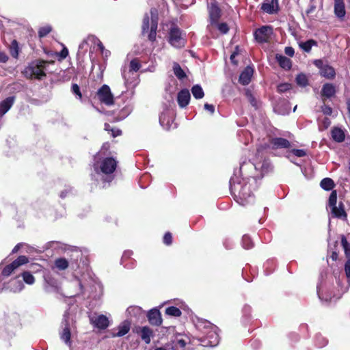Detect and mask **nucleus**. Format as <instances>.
Segmentation results:
<instances>
[{"label": "nucleus", "instance_id": "1", "mask_svg": "<svg viewBox=\"0 0 350 350\" xmlns=\"http://www.w3.org/2000/svg\"><path fill=\"white\" fill-rule=\"evenodd\" d=\"M271 170V165L265 155V150L258 148L254 162L247 161L241 164L239 172L243 176L241 182L235 183L234 178L230 180V191L235 200L245 206L254 200L252 186L257 187V180Z\"/></svg>", "mask_w": 350, "mask_h": 350}, {"label": "nucleus", "instance_id": "2", "mask_svg": "<svg viewBox=\"0 0 350 350\" xmlns=\"http://www.w3.org/2000/svg\"><path fill=\"white\" fill-rule=\"evenodd\" d=\"M196 327L202 334L199 338L202 346L215 347L219 344V337L217 333V327L206 320L198 321Z\"/></svg>", "mask_w": 350, "mask_h": 350}, {"label": "nucleus", "instance_id": "3", "mask_svg": "<svg viewBox=\"0 0 350 350\" xmlns=\"http://www.w3.org/2000/svg\"><path fill=\"white\" fill-rule=\"evenodd\" d=\"M76 322L73 317L66 310L60 325L59 336L60 339L69 347H72L71 338L77 334Z\"/></svg>", "mask_w": 350, "mask_h": 350}, {"label": "nucleus", "instance_id": "4", "mask_svg": "<svg viewBox=\"0 0 350 350\" xmlns=\"http://www.w3.org/2000/svg\"><path fill=\"white\" fill-rule=\"evenodd\" d=\"M158 27V13L155 8L150 10V18L148 14H146L144 16L142 23V33L145 34L148 32V38L151 42L156 40L157 30Z\"/></svg>", "mask_w": 350, "mask_h": 350}, {"label": "nucleus", "instance_id": "5", "mask_svg": "<svg viewBox=\"0 0 350 350\" xmlns=\"http://www.w3.org/2000/svg\"><path fill=\"white\" fill-rule=\"evenodd\" d=\"M45 64L44 61H36L31 62L24 71V75L27 78L41 79L45 77Z\"/></svg>", "mask_w": 350, "mask_h": 350}, {"label": "nucleus", "instance_id": "6", "mask_svg": "<svg viewBox=\"0 0 350 350\" xmlns=\"http://www.w3.org/2000/svg\"><path fill=\"white\" fill-rule=\"evenodd\" d=\"M117 167V161L112 157L103 159L100 162L96 161L94 164V169L97 174L109 175L113 173Z\"/></svg>", "mask_w": 350, "mask_h": 350}, {"label": "nucleus", "instance_id": "7", "mask_svg": "<svg viewBox=\"0 0 350 350\" xmlns=\"http://www.w3.org/2000/svg\"><path fill=\"white\" fill-rule=\"evenodd\" d=\"M168 42L175 48H182L185 46V40L181 30L176 25H172L169 31Z\"/></svg>", "mask_w": 350, "mask_h": 350}, {"label": "nucleus", "instance_id": "8", "mask_svg": "<svg viewBox=\"0 0 350 350\" xmlns=\"http://www.w3.org/2000/svg\"><path fill=\"white\" fill-rule=\"evenodd\" d=\"M273 34V27L269 25L262 26L257 29L254 33V38L258 42H267Z\"/></svg>", "mask_w": 350, "mask_h": 350}, {"label": "nucleus", "instance_id": "9", "mask_svg": "<svg viewBox=\"0 0 350 350\" xmlns=\"http://www.w3.org/2000/svg\"><path fill=\"white\" fill-rule=\"evenodd\" d=\"M28 258L25 256H18L15 260H14L12 263L10 265H8L5 266L2 272V275L5 277L10 276L12 273L14 272V271L19 267L20 266L25 265L28 262Z\"/></svg>", "mask_w": 350, "mask_h": 350}, {"label": "nucleus", "instance_id": "10", "mask_svg": "<svg viewBox=\"0 0 350 350\" xmlns=\"http://www.w3.org/2000/svg\"><path fill=\"white\" fill-rule=\"evenodd\" d=\"M97 95L101 103H105L107 105H111L113 104V96L107 85H103L98 90Z\"/></svg>", "mask_w": 350, "mask_h": 350}, {"label": "nucleus", "instance_id": "11", "mask_svg": "<svg viewBox=\"0 0 350 350\" xmlns=\"http://www.w3.org/2000/svg\"><path fill=\"white\" fill-rule=\"evenodd\" d=\"M260 9L267 14H276L280 10L278 0H265Z\"/></svg>", "mask_w": 350, "mask_h": 350}, {"label": "nucleus", "instance_id": "12", "mask_svg": "<svg viewBox=\"0 0 350 350\" xmlns=\"http://www.w3.org/2000/svg\"><path fill=\"white\" fill-rule=\"evenodd\" d=\"M191 98L190 92L187 89L180 90L177 95L178 104L181 108L188 105Z\"/></svg>", "mask_w": 350, "mask_h": 350}, {"label": "nucleus", "instance_id": "13", "mask_svg": "<svg viewBox=\"0 0 350 350\" xmlns=\"http://www.w3.org/2000/svg\"><path fill=\"white\" fill-rule=\"evenodd\" d=\"M137 332L146 344H149L151 341V338L154 336L152 329L148 326L139 327V330H137Z\"/></svg>", "mask_w": 350, "mask_h": 350}, {"label": "nucleus", "instance_id": "14", "mask_svg": "<svg viewBox=\"0 0 350 350\" xmlns=\"http://www.w3.org/2000/svg\"><path fill=\"white\" fill-rule=\"evenodd\" d=\"M331 214L332 217L347 220V215L345 211L344 204L342 202H340L338 206H336L330 208Z\"/></svg>", "mask_w": 350, "mask_h": 350}, {"label": "nucleus", "instance_id": "15", "mask_svg": "<svg viewBox=\"0 0 350 350\" xmlns=\"http://www.w3.org/2000/svg\"><path fill=\"white\" fill-rule=\"evenodd\" d=\"M254 73V69L251 66H247L240 74L239 81L241 84L245 85L250 83Z\"/></svg>", "mask_w": 350, "mask_h": 350}, {"label": "nucleus", "instance_id": "16", "mask_svg": "<svg viewBox=\"0 0 350 350\" xmlns=\"http://www.w3.org/2000/svg\"><path fill=\"white\" fill-rule=\"evenodd\" d=\"M150 324L159 326L162 323L161 313L157 309L150 310L147 314Z\"/></svg>", "mask_w": 350, "mask_h": 350}, {"label": "nucleus", "instance_id": "17", "mask_svg": "<svg viewBox=\"0 0 350 350\" xmlns=\"http://www.w3.org/2000/svg\"><path fill=\"white\" fill-rule=\"evenodd\" d=\"M208 12L211 23H217L221 16V10L217 3H211L208 9Z\"/></svg>", "mask_w": 350, "mask_h": 350}, {"label": "nucleus", "instance_id": "18", "mask_svg": "<svg viewBox=\"0 0 350 350\" xmlns=\"http://www.w3.org/2000/svg\"><path fill=\"white\" fill-rule=\"evenodd\" d=\"M14 101L15 96H9L0 102V117H2L10 110Z\"/></svg>", "mask_w": 350, "mask_h": 350}, {"label": "nucleus", "instance_id": "19", "mask_svg": "<svg viewBox=\"0 0 350 350\" xmlns=\"http://www.w3.org/2000/svg\"><path fill=\"white\" fill-rule=\"evenodd\" d=\"M91 321L95 327L102 329L107 328L109 325V320L107 317L103 314L98 315L95 318H92Z\"/></svg>", "mask_w": 350, "mask_h": 350}, {"label": "nucleus", "instance_id": "20", "mask_svg": "<svg viewBox=\"0 0 350 350\" xmlns=\"http://www.w3.org/2000/svg\"><path fill=\"white\" fill-rule=\"evenodd\" d=\"M273 148H288L291 143L288 140L282 137H274L270 140Z\"/></svg>", "mask_w": 350, "mask_h": 350}, {"label": "nucleus", "instance_id": "21", "mask_svg": "<svg viewBox=\"0 0 350 350\" xmlns=\"http://www.w3.org/2000/svg\"><path fill=\"white\" fill-rule=\"evenodd\" d=\"M169 111H163L159 117V122L161 125L165 129H170L173 122V117L170 116Z\"/></svg>", "mask_w": 350, "mask_h": 350}, {"label": "nucleus", "instance_id": "22", "mask_svg": "<svg viewBox=\"0 0 350 350\" xmlns=\"http://www.w3.org/2000/svg\"><path fill=\"white\" fill-rule=\"evenodd\" d=\"M334 14L339 18H343L346 11L343 0H334Z\"/></svg>", "mask_w": 350, "mask_h": 350}, {"label": "nucleus", "instance_id": "23", "mask_svg": "<svg viewBox=\"0 0 350 350\" xmlns=\"http://www.w3.org/2000/svg\"><path fill=\"white\" fill-rule=\"evenodd\" d=\"M336 88L332 83H325L323 85L321 90V96L329 98L335 95Z\"/></svg>", "mask_w": 350, "mask_h": 350}, {"label": "nucleus", "instance_id": "24", "mask_svg": "<svg viewBox=\"0 0 350 350\" xmlns=\"http://www.w3.org/2000/svg\"><path fill=\"white\" fill-rule=\"evenodd\" d=\"M144 312L142 308L137 306H132L127 308L126 314L128 317L138 319L143 316Z\"/></svg>", "mask_w": 350, "mask_h": 350}, {"label": "nucleus", "instance_id": "25", "mask_svg": "<svg viewBox=\"0 0 350 350\" xmlns=\"http://www.w3.org/2000/svg\"><path fill=\"white\" fill-rule=\"evenodd\" d=\"M275 59L278 62L279 65L284 69L289 70L291 68V61L289 58L282 55L277 54Z\"/></svg>", "mask_w": 350, "mask_h": 350}, {"label": "nucleus", "instance_id": "26", "mask_svg": "<svg viewBox=\"0 0 350 350\" xmlns=\"http://www.w3.org/2000/svg\"><path fill=\"white\" fill-rule=\"evenodd\" d=\"M131 323L129 321H124L118 327V332L113 334V336H123L130 330Z\"/></svg>", "mask_w": 350, "mask_h": 350}, {"label": "nucleus", "instance_id": "27", "mask_svg": "<svg viewBox=\"0 0 350 350\" xmlns=\"http://www.w3.org/2000/svg\"><path fill=\"white\" fill-rule=\"evenodd\" d=\"M321 75L327 79H333L335 77L336 72L334 68L328 65H324L321 67Z\"/></svg>", "mask_w": 350, "mask_h": 350}, {"label": "nucleus", "instance_id": "28", "mask_svg": "<svg viewBox=\"0 0 350 350\" xmlns=\"http://www.w3.org/2000/svg\"><path fill=\"white\" fill-rule=\"evenodd\" d=\"M332 137L337 142H342L345 138L344 131L341 129L336 127L332 130Z\"/></svg>", "mask_w": 350, "mask_h": 350}, {"label": "nucleus", "instance_id": "29", "mask_svg": "<svg viewBox=\"0 0 350 350\" xmlns=\"http://www.w3.org/2000/svg\"><path fill=\"white\" fill-rule=\"evenodd\" d=\"M9 288L14 293L20 292L24 288V284L21 280L14 279L10 281Z\"/></svg>", "mask_w": 350, "mask_h": 350}, {"label": "nucleus", "instance_id": "30", "mask_svg": "<svg viewBox=\"0 0 350 350\" xmlns=\"http://www.w3.org/2000/svg\"><path fill=\"white\" fill-rule=\"evenodd\" d=\"M321 187L326 191L332 190L334 186V180L330 178H325L320 183Z\"/></svg>", "mask_w": 350, "mask_h": 350}, {"label": "nucleus", "instance_id": "31", "mask_svg": "<svg viewBox=\"0 0 350 350\" xmlns=\"http://www.w3.org/2000/svg\"><path fill=\"white\" fill-rule=\"evenodd\" d=\"M191 93L196 99H201L204 96V92L200 85H195L191 88Z\"/></svg>", "mask_w": 350, "mask_h": 350}, {"label": "nucleus", "instance_id": "32", "mask_svg": "<svg viewBox=\"0 0 350 350\" xmlns=\"http://www.w3.org/2000/svg\"><path fill=\"white\" fill-rule=\"evenodd\" d=\"M10 55L14 58H18L19 53V47L18 42L16 40H13L9 47Z\"/></svg>", "mask_w": 350, "mask_h": 350}, {"label": "nucleus", "instance_id": "33", "mask_svg": "<svg viewBox=\"0 0 350 350\" xmlns=\"http://www.w3.org/2000/svg\"><path fill=\"white\" fill-rule=\"evenodd\" d=\"M174 73L176 77L179 79H183L186 77V74L184 70L181 68L180 66L178 63H174L173 66Z\"/></svg>", "mask_w": 350, "mask_h": 350}, {"label": "nucleus", "instance_id": "34", "mask_svg": "<svg viewBox=\"0 0 350 350\" xmlns=\"http://www.w3.org/2000/svg\"><path fill=\"white\" fill-rule=\"evenodd\" d=\"M55 265L59 270H65L68 267V262L64 258H59L55 260Z\"/></svg>", "mask_w": 350, "mask_h": 350}, {"label": "nucleus", "instance_id": "35", "mask_svg": "<svg viewBox=\"0 0 350 350\" xmlns=\"http://www.w3.org/2000/svg\"><path fill=\"white\" fill-rule=\"evenodd\" d=\"M317 42L314 40H309L306 42H301L299 44V46L304 51L308 53L311 51V49L313 46L316 45Z\"/></svg>", "mask_w": 350, "mask_h": 350}, {"label": "nucleus", "instance_id": "36", "mask_svg": "<svg viewBox=\"0 0 350 350\" xmlns=\"http://www.w3.org/2000/svg\"><path fill=\"white\" fill-rule=\"evenodd\" d=\"M133 254V252L132 251H125L122 255V259H121V263L124 265V267L128 268V269H131L133 267V265H134V263L132 262V264L130 265L129 264H126L125 263V261L126 260H129L130 258V257L131 256V255Z\"/></svg>", "mask_w": 350, "mask_h": 350}, {"label": "nucleus", "instance_id": "37", "mask_svg": "<svg viewBox=\"0 0 350 350\" xmlns=\"http://www.w3.org/2000/svg\"><path fill=\"white\" fill-rule=\"evenodd\" d=\"M165 314L169 316L178 317L181 315V311L175 306H170L165 309Z\"/></svg>", "mask_w": 350, "mask_h": 350}, {"label": "nucleus", "instance_id": "38", "mask_svg": "<svg viewBox=\"0 0 350 350\" xmlns=\"http://www.w3.org/2000/svg\"><path fill=\"white\" fill-rule=\"evenodd\" d=\"M174 347L175 348H185L187 342L185 339H183L182 337H180V335L176 336L175 339L173 340Z\"/></svg>", "mask_w": 350, "mask_h": 350}, {"label": "nucleus", "instance_id": "39", "mask_svg": "<svg viewBox=\"0 0 350 350\" xmlns=\"http://www.w3.org/2000/svg\"><path fill=\"white\" fill-rule=\"evenodd\" d=\"M22 277L24 282L29 285H31L35 282V278L33 275L28 271H25L22 273Z\"/></svg>", "mask_w": 350, "mask_h": 350}, {"label": "nucleus", "instance_id": "40", "mask_svg": "<svg viewBox=\"0 0 350 350\" xmlns=\"http://www.w3.org/2000/svg\"><path fill=\"white\" fill-rule=\"evenodd\" d=\"M341 244L345 250L347 258L350 259V244L348 243L347 239L344 236H342L341 239Z\"/></svg>", "mask_w": 350, "mask_h": 350}, {"label": "nucleus", "instance_id": "41", "mask_svg": "<svg viewBox=\"0 0 350 350\" xmlns=\"http://www.w3.org/2000/svg\"><path fill=\"white\" fill-rule=\"evenodd\" d=\"M296 82L297 85L301 87H306L308 85V78L304 74H299L296 77Z\"/></svg>", "mask_w": 350, "mask_h": 350}, {"label": "nucleus", "instance_id": "42", "mask_svg": "<svg viewBox=\"0 0 350 350\" xmlns=\"http://www.w3.org/2000/svg\"><path fill=\"white\" fill-rule=\"evenodd\" d=\"M336 202H337V191L336 190H333L329 197L328 206L329 208L336 206Z\"/></svg>", "mask_w": 350, "mask_h": 350}, {"label": "nucleus", "instance_id": "43", "mask_svg": "<svg viewBox=\"0 0 350 350\" xmlns=\"http://www.w3.org/2000/svg\"><path fill=\"white\" fill-rule=\"evenodd\" d=\"M242 245L245 249H250L253 247V243L250 237L247 235H243L242 237Z\"/></svg>", "mask_w": 350, "mask_h": 350}, {"label": "nucleus", "instance_id": "44", "mask_svg": "<svg viewBox=\"0 0 350 350\" xmlns=\"http://www.w3.org/2000/svg\"><path fill=\"white\" fill-rule=\"evenodd\" d=\"M141 65L137 59H133L130 62L129 68L130 71L137 72L139 70Z\"/></svg>", "mask_w": 350, "mask_h": 350}, {"label": "nucleus", "instance_id": "45", "mask_svg": "<svg viewBox=\"0 0 350 350\" xmlns=\"http://www.w3.org/2000/svg\"><path fill=\"white\" fill-rule=\"evenodd\" d=\"M51 27L49 25L41 27L38 31V35L40 38H43L49 34L51 31Z\"/></svg>", "mask_w": 350, "mask_h": 350}, {"label": "nucleus", "instance_id": "46", "mask_svg": "<svg viewBox=\"0 0 350 350\" xmlns=\"http://www.w3.org/2000/svg\"><path fill=\"white\" fill-rule=\"evenodd\" d=\"M316 343L319 347H323L327 343L326 338L319 334L316 336Z\"/></svg>", "mask_w": 350, "mask_h": 350}, {"label": "nucleus", "instance_id": "47", "mask_svg": "<svg viewBox=\"0 0 350 350\" xmlns=\"http://www.w3.org/2000/svg\"><path fill=\"white\" fill-rule=\"evenodd\" d=\"M292 85L288 83H284L278 85V91L280 93L285 92L291 88Z\"/></svg>", "mask_w": 350, "mask_h": 350}, {"label": "nucleus", "instance_id": "48", "mask_svg": "<svg viewBox=\"0 0 350 350\" xmlns=\"http://www.w3.org/2000/svg\"><path fill=\"white\" fill-rule=\"evenodd\" d=\"M291 152L297 157H304L307 154L306 150L304 149H292Z\"/></svg>", "mask_w": 350, "mask_h": 350}, {"label": "nucleus", "instance_id": "49", "mask_svg": "<svg viewBox=\"0 0 350 350\" xmlns=\"http://www.w3.org/2000/svg\"><path fill=\"white\" fill-rule=\"evenodd\" d=\"M88 40L96 43L100 50V52L104 53V46L98 39L92 36L88 37Z\"/></svg>", "mask_w": 350, "mask_h": 350}, {"label": "nucleus", "instance_id": "50", "mask_svg": "<svg viewBox=\"0 0 350 350\" xmlns=\"http://www.w3.org/2000/svg\"><path fill=\"white\" fill-rule=\"evenodd\" d=\"M217 29L221 33H224V34L227 33L229 30V28H228L227 24L225 23H218V24H217Z\"/></svg>", "mask_w": 350, "mask_h": 350}, {"label": "nucleus", "instance_id": "51", "mask_svg": "<svg viewBox=\"0 0 350 350\" xmlns=\"http://www.w3.org/2000/svg\"><path fill=\"white\" fill-rule=\"evenodd\" d=\"M172 242V236L170 232H166L163 237V243L167 245Z\"/></svg>", "mask_w": 350, "mask_h": 350}, {"label": "nucleus", "instance_id": "52", "mask_svg": "<svg viewBox=\"0 0 350 350\" xmlns=\"http://www.w3.org/2000/svg\"><path fill=\"white\" fill-rule=\"evenodd\" d=\"M72 92L79 96V98H82V95L80 91V88L77 84H73L72 85Z\"/></svg>", "mask_w": 350, "mask_h": 350}, {"label": "nucleus", "instance_id": "53", "mask_svg": "<svg viewBox=\"0 0 350 350\" xmlns=\"http://www.w3.org/2000/svg\"><path fill=\"white\" fill-rule=\"evenodd\" d=\"M246 94H247L252 105L254 107H256V105H257L256 100L254 96L252 94V93L250 92H247Z\"/></svg>", "mask_w": 350, "mask_h": 350}, {"label": "nucleus", "instance_id": "54", "mask_svg": "<svg viewBox=\"0 0 350 350\" xmlns=\"http://www.w3.org/2000/svg\"><path fill=\"white\" fill-rule=\"evenodd\" d=\"M46 282L51 285L52 287L57 289L58 288V284L57 282L54 280L53 279L49 278V279L45 278Z\"/></svg>", "mask_w": 350, "mask_h": 350}, {"label": "nucleus", "instance_id": "55", "mask_svg": "<svg viewBox=\"0 0 350 350\" xmlns=\"http://www.w3.org/2000/svg\"><path fill=\"white\" fill-rule=\"evenodd\" d=\"M322 111L324 114L330 116L332 113V109L327 105H323L322 107Z\"/></svg>", "mask_w": 350, "mask_h": 350}, {"label": "nucleus", "instance_id": "56", "mask_svg": "<svg viewBox=\"0 0 350 350\" xmlns=\"http://www.w3.org/2000/svg\"><path fill=\"white\" fill-rule=\"evenodd\" d=\"M284 51L285 53L289 57H293L295 54L294 49L291 46H286L284 49Z\"/></svg>", "mask_w": 350, "mask_h": 350}, {"label": "nucleus", "instance_id": "57", "mask_svg": "<svg viewBox=\"0 0 350 350\" xmlns=\"http://www.w3.org/2000/svg\"><path fill=\"white\" fill-rule=\"evenodd\" d=\"M345 270L347 275V277L348 278H350V259H348V260L345 263Z\"/></svg>", "mask_w": 350, "mask_h": 350}, {"label": "nucleus", "instance_id": "58", "mask_svg": "<svg viewBox=\"0 0 350 350\" xmlns=\"http://www.w3.org/2000/svg\"><path fill=\"white\" fill-rule=\"evenodd\" d=\"M68 55V50L65 46L59 53V57L61 59H65Z\"/></svg>", "mask_w": 350, "mask_h": 350}, {"label": "nucleus", "instance_id": "59", "mask_svg": "<svg viewBox=\"0 0 350 350\" xmlns=\"http://www.w3.org/2000/svg\"><path fill=\"white\" fill-rule=\"evenodd\" d=\"M204 109L209 111L211 114L214 113L215 112V107L213 105L205 103L204 104Z\"/></svg>", "mask_w": 350, "mask_h": 350}, {"label": "nucleus", "instance_id": "60", "mask_svg": "<svg viewBox=\"0 0 350 350\" xmlns=\"http://www.w3.org/2000/svg\"><path fill=\"white\" fill-rule=\"evenodd\" d=\"M8 60V56L5 53L0 51V62L5 63Z\"/></svg>", "mask_w": 350, "mask_h": 350}, {"label": "nucleus", "instance_id": "61", "mask_svg": "<svg viewBox=\"0 0 350 350\" xmlns=\"http://www.w3.org/2000/svg\"><path fill=\"white\" fill-rule=\"evenodd\" d=\"M111 135L113 137H116V136L120 135L122 133V131L118 129L115 130V129H111Z\"/></svg>", "mask_w": 350, "mask_h": 350}, {"label": "nucleus", "instance_id": "62", "mask_svg": "<svg viewBox=\"0 0 350 350\" xmlns=\"http://www.w3.org/2000/svg\"><path fill=\"white\" fill-rule=\"evenodd\" d=\"M237 55V53L236 52H234L231 55H230V60H231V62L234 64H237V62L235 61L234 58Z\"/></svg>", "mask_w": 350, "mask_h": 350}, {"label": "nucleus", "instance_id": "63", "mask_svg": "<svg viewBox=\"0 0 350 350\" xmlns=\"http://www.w3.org/2000/svg\"><path fill=\"white\" fill-rule=\"evenodd\" d=\"M331 258L333 260H336L338 258V254L336 252H333Z\"/></svg>", "mask_w": 350, "mask_h": 350}, {"label": "nucleus", "instance_id": "64", "mask_svg": "<svg viewBox=\"0 0 350 350\" xmlns=\"http://www.w3.org/2000/svg\"><path fill=\"white\" fill-rule=\"evenodd\" d=\"M347 105L348 111L350 114V98L347 100Z\"/></svg>", "mask_w": 350, "mask_h": 350}]
</instances>
